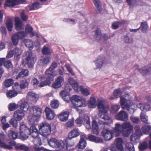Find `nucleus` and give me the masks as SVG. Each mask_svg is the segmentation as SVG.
<instances>
[{
	"label": "nucleus",
	"mask_w": 151,
	"mask_h": 151,
	"mask_svg": "<svg viewBox=\"0 0 151 151\" xmlns=\"http://www.w3.org/2000/svg\"><path fill=\"white\" fill-rule=\"evenodd\" d=\"M125 21L117 22H114L112 24V27L113 29H116L118 28V27L120 26L122 24H125Z\"/></svg>",
	"instance_id": "nucleus-62"
},
{
	"label": "nucleus",
	"mask_w": 151,
	"mask_h": 151,
	"mask_svg": "<svg viewBox=\"0 0 151 151\" xmlns=\"http://www.w3.org/2000/svg\"><path fill=\"white\" fill-rule=\"evenodd\" d=\"M115 118L119 120L123 121H126L128 119L127 114L124 111H120L115 116Z\"/></svg>",
	"instance_id": "nucleus-11"
},
{
	"label": "nucleus",
	"mask_w": 151,
	"mask_h": 151,
	"mask_svg": "<svg viewBox=\"0 0 151 151\" xmlns=\"http://www.w3.org/2000/svg\"><path fill=\"white\" fill-rule=\"evenodd\" d=\"M22 41L25 46L29 48L30 50H31L33 48L34 44L32 40L24 39H23Z\"/></svg>",
	"instance_id": "nucleus-29"
},
{
	"label": "nucleus",
	"mask_w": 151,
	"mask_h": 151,
	"mask_svg": "<svg viewBox=\"0 0 151 151\" xmlns=\"http://www.w3.org/2000/svg\"><path fill=\"white\" fill-rule=\"evenodd\" d=\"M18 0H6L5 6L9 7H13L19 4Z\"/></svg>",
	"instance_id": "nucleus-31"
},
{
	"label": "nucleus",
	"mask_w": 151,
	"mask_h": 151,
	"mask_svg": "<svg viewBox=\"0 0 151 151\" xmlns=\"http://www.w3.org/2000/svg\"><path fill=\"white\" fill-rule=\"evenodd\" d=\"M122 128L123 129H127L133 130V127L129 122H124L122 124Z\"/></svg>",
	"instance_id": "nucleus-40"
},
{
	"label": "nucleus",
	"mask_w": 151,
	"mask_h": 151,
	"mask_svg": "<svg viewBox=\"0 0 151 151\" xmlns=\"http://www.w3.org/2000/svg\"><path fill=\"white\" fill-rule=\"evenodd\" d=\"M37 117L34 115H29L28 116V119L30 124L32 125L37 124L39 119Z\"/></svg>",
	"instance_id": "nucleus-26"
},
{
	"label": "nucleus",
	"mask_w": 151,
	"mask_h": 151,
	"mask_svg": "<svg viewBox=\"0 0 151 151\" xmlns=\"http://www.w3.org/2000/svg\"><path fill=\"white\" fill-rule=\"evenodd\" d=\"M140 136L136 134H133L130 136V140L134 143H137L139 141Z\"/></svg>",
	"instance_id": "nucleus-49"
},
{
	"label": "nucleus",
	"mask_w": 151,
	"mask_h": 151,
	"mask_svg": "<svg viewBox=\"0 0 151 151\" xmlns=\"http://www.w3.org/2000/svg\"><path fill=\"white\" fill-rule=\"evenodd\" d=\"M24 55H25L26 57L25 61L22 63V64L24 65L27 64L29 68H32L34 63L36 61L35 56L30 51L25 52Z\"/></svg>",
	"instance_id": "nucleus-4"
},
{
	"label": "nucleus",
	"mask_w": 151,
	"mask_h": 151,
	"mask_svg": "<svg viewBox=\"0 0 151 151\" xmlns=\"http://www.w3.org/2000/svg\"><path fill=\"white\" fill-rule=\"evenodd\" d=\"M141 129L144 134H148L151 130V126L149 125H145L142 127Z\"/></svg>",
	"instance_id": "nucleus-44"
},
{
	"label": "nucleus",
	"mask_w": 151,
	"mask_h": 151,
	"mask_svg": "<svg viewBox=\"0 0 151 151\" xmlns=\"http://www.w3.org/2000/svg\"><path fill=\"white\" fill-rule=\"evenodd\" d=\"M125 106L126 107V108L123 109L127 110L130 114H132L134 113L138 107V105H137L132 102H130L129 104H128L125 105Z\"/></svg>",
	"instance_id": "nucleus-18"
},
{
	"label": "nucleus",
	"mask_w": 151,
	"mask_h": 151,
	"mask_svg": "<svg viewBox=\"0 0 151 151\" xmlns=\"http://www.w3.org/2000/svg\"><path fill=\"white\" fill-rule=\"evenodd\" d=\"M59 105L58 101L57 100H53L51 102V106L52 108L56 109L58 108Z\"/></svg>",
	"instance_id": "nucleus-63"
},
{
	"label": "nucleus",
	"mask_w": 151,
	"mask_h": 151,
	"mask_svg": "<svg viewBox=\"0 0 151 151\" xmlns=\"http://www.w3.org/2000/svg\"><path fill=\"white\" fill-rule=\"evenodd\" d=\"M39 127L40 134L46 137L51 133V125L47 122H44L41 123L39 125Z\"/></svg>",
	"instance_id": "nucleus-3"
},
{
	"label": "nucleus",
	"mask_w": 151,
	"mask_h": 151,
	"mask_svg": "<svg viewBox=\"0 0 151 151\" xmlns=\"http://www.w3.org/2000/svg\"><path fill=\"white\" fill-rule=\"evenodd\" d=\"M15 25L16 29L17 30H20L24 28L22 21L18 17L15 18Z\"/></svg>",
	"instance_id": "nucleus-27"
},
{
	"label": "nucleus",
	"mask_w": 151,
	"mask_h": 151,
	"mask_svg": "<svg viewBox=\"0 0 151 151\" xmlns=\"http://www.w3.org/2000/svg\"><path fill=\"white\" fill-rule=\"evenodd\" d=\"M25 32H24L27 33L29 34L30 36L31 37H33L34 36H36V37L38 38L39 36L37 33L35 31H33V28L29 24H27L25 27Z\"/></svg>",
	"instance_id": "nucleus-19"
},
{
	"label": "nucleus",
	"mask_w": 151,
	"mask_h": 151,
	"mask_svg": "<svg viewBox=\"0 0 151 151\" xmlns=\"http://www.w3.org/2000/svg\"><path fill=\"white\" fill-rule=\"evenodd\" d=\"M14 117L17 120L20 121L24 117V114L21 110H17L14 113Z\"/></svg>",
	"instance_id": "nucleus-20"
},
{
	"label": "nucleus",
	"mask_w": 151,
	"mask_h": 151,
	"mask_svg": "<svg viewBox=\"0 0 151 151\" xmlns=\"http://www.w3.org/2000/svg\"><path fill=\"white\" fill-rule=\"evenodd\" d=\"M81 138L78 144V148L80 149H83L86 147V140L87 139V137L86 134H82L80 136Z\"/></svg>",
	"instance_id": "nucleus-13"
},
{
	"label": "nucleus",
	"mask_w": 151,
	"mask_h": 151,
	"mask_svg": "<svg viewBox=\"0 0 151 151\" xmlns=\"http://www.w3.org/2000/svg\"><path fill=\"white\" fill-rule=\"evenodd\" d=\"M28 132L32 137H36L38 135V130L35 125H32Z\"/></svg>",
	"instance_id": "nucleus-25"
},
{
	"label": "nucleus",
	"mask_w": 151,
	"mask_h": 151,
	"mask_svg": "<svg viewBox=\"0 0 151 151\" xmlns=\"http://www.w3.org/2000/svg\"><path fill=\"white\" fill-rule=\"evenodd\" d=\"M8 135L10 139H16L17 137V133L12 130H9L8 131Z\"/></svg>",
	"instance_id": "nucleus-48"
},
{
	"label": "nucleus",
	"mask_w": 151,
	"mask_h": 151,
	"mask_svg": "<svg viewBox=\"0 0 151 151\" xmlns=\"http://www.w3.org/2000/svg\"><path fill=\"white\" fill-rule=\"evenodd\" d=\"M101 134L105 139L106 141L110 140L113 137L112 136V132L107 129H104L102 131Z\"/></svg>",
	"instance_id": "nucleus-17"
},
{
	"label": "nucleus",
	"mask_w": 151,
	"mask_h": 151,
	"mask_svg": "<svg viewBox=\"0 0 151 151\" xmlns=\"http://www.w3.org/2000/svg\"><path fill=\"white\" fill-rule=\"evenodd\" d=\"M14 83L13 80L11 78L6 80L4 82V84L6 87H9L12 85Z\"/></svg>",
	"instance_id": "nucleus-61"
},
{
	"label": "nucleus",
	"mask_w": 151,
	"mask_h": 151,
	"mask_svg": "<svg viewBox=\"0 0 151 151\" xmlns=\"http://www.w3.org/2000/svg\"><path fill=\"white\" fill-rule=\"evenodd\" d=\"M27 36V33L24 31H21L14 34L11 37L13 44L14 46L17 45L18 44L19 40L22 39Z\"/></svg>",
	"instance_id": "nucleus-5"
},
{
	"label": "nucleus",
	"mask_w": 151,
	"mask_h": 151,
	"mask_svg": "<svg viewBox=\"0 0 151 151\" xmlns=\"http://www.w3.org/2000/svg\"><path fill=\"white\" fill-rule=\"evenodd\" d=\"M94 38L97 41L101 40L102 36L100 30L97 29L95 31V34L93 36Z\"/></svg>",
	"instance_id": "nucleus-41"
},
{
	"label": "nucleus",
	"mask_w": 151,
	"mask_h": 151,
	"mask_svg": "<svg viewBox=\"0 0 151 151\" xmlns=\"http://www.w3.org/2000/svg\"><path fill=\"white\" fill-rule=\"evenodd\" d=\"M93 3L97 9L100 12L101 10V5L100 0H93Z\"/></svg>",
	"instance_id": "nucleus-57"
},
{
	"label": "nucleus",
	"mask_w": 151,
	"mask_h": 151,
	"mask_svg": "<svg viewBox=\"0 0 151 151\" xmlns=\"http://www.w3.org/2000/svg\"><path fill=\"white\" fill-rule=\"evenodd\" d=\"M29 111L31 114L35 115L37 117L40 116L42 113V110L41 108L35 106L30 107Z\"/></svg>",
	"instance_id": "nucleus-7"
},
{
	"label": "nucleus",
	"mask_w": 151,
	"mask_h": 151,
	"mask_svg": "<svg viewBox=\"0 0 151 151\" xmlns=\"http://www.w3.org/2000/svg\"><path fill=\"white\" fill-rule=\"evenodd\" d=\"M142 31L144 33H146L148 30V27L146 22H142L140 27Z\"/></svg>",
	"instance_id": "nucleus-50"
},
{
	"label": "nucleus",
	"mask_w": 151,
	"mask_h": 151,
	"mask_svg": "<svg viewBox=\"0 0 151 151\" xmlns=\"http://www.w3.org/2000/svg\"><path fill=\"white\" fill-rule=\"evenodd\" d=\"M60 95L67 102H69L70 100L73 105L75 107H82L86 106L85 100L80 96L74 95L70 98L69 93L65 91H61Z\"/></svg>",
	"instance_id": "nucleus-2"
},
{
	"label": "nucleus",
	"mask_w": 151,
	"mask_h": 151,
	"mask_svg": "<svg viewBox=\"0 0 151 151\" xmlns=\"http://www.w3.org/2000/svg\"><path fill=\"white\" fill-rule=\"evenodd\" d=\"M68 81L75 91H78L79 86L78 83L73 78L69 77L68 80Z\"/></svg>",
	"instance_id": "nucleus-21"
},
{
	"label": "nucleus",
	"mask_w": 151,
	"mask_h": 151,
	"mask_svg": "<svg viewBox=\"0 0 151 151\" xmlns=\"http://www.w3.org/2000/svg\"><path fill=\"white\" fill-rule=\"evenodd\" d=\"M29 75V71L27 69H23L16 77V79L22 78L24 76H27Z\"/></svg>",
	"instance_id": "nucleus-39"
},
{
	"label": "nucleus",
	"mask_w": 151,
	"mask_h": 151,
	"mask_svg": "<svg viewBox=\"0 0 151 151\" xmlns=\"http://www.w3.org/2000/svg\"><path fill=\"white\" fill-rule=\"evenodd\" d=\"M120 106L118 105H113L111 106V112L113 113H116L119 109Z\"/></svg>",
	"instance_id": "nucleus-64"
},
{
	"label": "nucleus",
	"mask_w": 151,
	"mask_h": 151,
	"mask_svg": "<svg viewBox=\"0 0 151 151\" xmlns=\"http://www.w3.org/2000/svg\"><path fill=\"white\" fill-rule=\"evenodd\" d=\"M122 90L121 88L116 89L113 91V95L115 97H118L122 94Z\"/></svg>",
	"instance_id": "nucleus-58"
},
{
	"label": "nucleus",
	"mask_w": 151,
	"mask_h": 151,
	"mask_svg": "<svg viewBox=\"0 0 151 151\" xmlns=\"http://www.w3.org/2000/svg\"><path fill=\"white\" fill-rule=\"evenodd\" d=\"M19 107L18 104H16L15 103H10L8 106V108L10 111H12L18 108Z\"/></svg>",
	"instance_id": "nucleus-60"
},
{
	"label": "nucleus",
	"mask_w": 151,
	"mask_h": 151,
	"mask_svg": "<svg viewBox=\"0 0 151 151\" xmlns=\"http://www.w3.org/2000/svg\"><path fill=\"white\" fill-rule=\"evenodd\" d=\"M64 81L63 78L61 76H58L55 80V82L52 85V86L55 88H59L62 86Z\"/></svg>",
	"instance_id": "nucleus-15"
},
{
	"label": "nucleus",
	"mask_w": 151,
	"mask_h": 151,
	"mask_svg": "<svg viewBox=\"0 0 151 151\" xmlns=\"http://www.w3.org/2000/svg\"><path fill=\"white\" fill-rule=\"evenodd\" d=\"M88 106L91 108H95L97 105L96 101L94 97H91L88 101Z\"/></svg>",
	"instance_id": "nucleus-35"
},
{
	"label": "nucleus",
	"mask_w": 151,
	"mask_h": 151,
	"mask_svg": "<svg viewBox=\"0 0 151 151\" xmlns=\"http://www.w3.org/2000/svg\"><path fill=\"white\" fill-rule=\"evenodd\" d=\"M27 98L28 101H31L32 103H35L38 100L39 96L35 93L31 91L28 93Z\"/></svg>",
	"instance_id": "nucleus-12"
},
{
	"label": "nucleus",
	"mask_w": 151,
	"mask_h": 151,
	"mask_svg": "<svg viewBox=\"0 0 151 151\" xmlns=\"http://www.w3.org/2000/svg\"><path fill=\"white\" fill-rule=\"evenodd\" d=\"M57 64L55 62L52 63L50 67L45 71L46 75L50 76L52 78L56 75V73H55L54 70L57 68Z\"/></svg>",
	"instance_id": "nucleus-8"
},
{
	"label": "nucleus",
	"mask_w": 151,
	"mask_h": 151,
	"mask_svg": "<svg viewBox=\"0 0 151 151\" xmlns=\"http://www.w3.org/2000/svg\"><path fill=\"white\" fill-rule=\"evenodd\" d=\"M133 131V130L123 129L121 133L123 136L127 137H129Z\"/></svg>",
	"instance_id": "nucleus-55"
},
{
	"label": "nucleus",
	"mask_w": 151,
	"mask_h": 151,
	"mask_svg": "<svg viewBox=\"0 0 151 151\" xmlns=\"http://www.w3.org/2000/svg\"><path fill=\"white\" fill-rule=\"evenodd\" d=\"M32 137L34 138L33 142L35 146H38L41 145V139L38 136Z\"/></svg>",
	"instance_id": "nucleus-59"
},
{
	"label": "nucleus",
	"mask_w": 151,
	"mask_h": 151,
	"mask_svg": "<svg viewBox=\"0 0 151 151\" xmlns=\"http://www.w3.org/2000/svg\"><path fill=\"white\" fill-rule=\"evenodd\" d=\"M15 148L17 150H22L24 151H29V148L23 144H17L15 146Z\"/></svg>",
	"instance_id": "nucleus-45"
},
{
	"label": "nucleus",
	"mask_w": 151,
	"mask_h": 151,
	"mask_svg": "<svg viewBox=\"0 0 151 151\" xmlns=\"http://www.w3.org/2000/svg\"><path fill=\"white\" fill-rule=\"evenodd\" d=\"M57 139L55 138H52L48 141L49 146L53 148H55Z\"/></svg>",
	"instance_id": "nucleus-52"
},
{
	"label": "nucleus",
	"mask_w": 151,
	"mask_h": 151,
	"mask_svg": "<svg viewBox=\"0 0 151 151\" xmlns=\"http://www.w3.org/2000/svg\"><path fill=\"white\" fill-rule=\"evenodd\" d=\"M40 7V5L37 2L33 3L31 5L29 6L27 8L30 10L37 9Z\"/></svg>",
	"instance_id": "nucleus-56"
},
{
	"label": "nucleus",
	"mask_w": 151,
	"mask_h": 151,
	"mask_svg": "<svg viewBox=\"0 0 151 151\" xmlns=\"http://www.w3.org/2000/svg\"><path fill=\"white\" fill-rule=\"evenodd\" d=\"M19 129L20 131H23L25 133H27V132L29 131V128L23 122H21Z\"/></svg>",
	"instance_id": "nucleus-46"
},
{
	"label": "nucleus",
	"mask_w": 151,
	"mask_h": 151,
	"mask_svg": "<svg viewBox=\"0 0 151 151\" xmlns=\"http://www.w3.org/2000/svg\"><path fill=\"white\" fill-rule=\"evenodd\" d=\"M80 134L78 129H74L71 130L68 134V139L69 140H71L72 139L76 137Z\"/></svg>",
	"instance_id": "nucleus-23"
},
{
	"label": "nucleus",
	"mask_w": 151,
	"mask_h": 151,
	"mask_svg": "<svg viewBox=\"0 0 151 151\" xmlns=\"http://www.w3.org/2000/svg\"><path fill=\"white\" fill-rule=\"evenodd\" d=\"M55 148H59L60 149H66V146L65 143L61 140H58L56 142Z\"/></svg>",
	"instance_id": "nucleus-38"
},
{
	"label": "nucleus",
	"mask_w": 151,
	"mask_h": 151,
	"mask_svg": "<svg viewBox=\"0 0 151 151\" xmlns=\"http://www.w3.org/2000/svg\"><path fill=\"white\" fill-rule=\"evenodd\" d=\"M126 151H134L133 144L131 142H127L125 145Z\"/></svg>",
	"instance_id": "nucleus-47"
},
{
	"label": "nucleus",
	"mask_w": 151,
	"mask_h": 151,
	"mask_svg": "<svg viewBox=\"0 0 151 151\" xmlns=\"http://www.w3.org/2000/svg\"><path fill=\"white\" fill-rule=\"evenodd\" d=\"M46 118L48 120L53 119L55 116L54 111L50 108L47 107L45 109Z\"/></svg>",
	"instance_id": "nucleus-14"
},
{
	"label": "nucleus",
	"mask_w": 151,
	"mask_h": 151,
	"mask_svg": "<svg viewBox=\"0 0 151 151\" xmlns=\"http://www.w3.org/2000/svg\"><path fill=\"white\" fill-rule=\"evenodd\" d=\"M140 118L142 122L145 124H150L148 122V116L143 113H141L140 115Z\"/></svg>",
	"instance_id": "nucleus-54"
},
{
	"label": "nucleus",
	"mask_w": 151,
	"mask_h": 151,
	"mask_svg": "<svg viewBox=\"0 0 151 151\" xmlns=\"http://www.w3.org/2000/svg\"><path fill=\"white\" fill-rule=\"evenodd\" d=\"M78 91H80L84 95L87 96L90 94V92L86 88H84L82 86L78 87Z\"/></svg>",
	"instance_id": "nucleus-53"
},
{
	"label": "nucleus",
	"mask_w": 151,
	"mask_h": 151,
	"mask_svg": "<svg viewBox=\"0 0 151 151\" xmlns=\"http://www.w3.org/2000/svg\"><path fill=\"white\" fill-rule=\"evenodd\" d=\"M19 87V85L18 83H16L13 86L14 90H10L6 93L7 97L9 99H12L17 96V91H18V87Z\"/></svg>",
	"instance_id": "nucleus-10"
},
{
	"label": "nucleus",
	"mask_w": 151,
	"mask_h": 151,
	"mask_svg": "<svg viewBox=\"0 0 151 151\" xmlns=\"http://www.w3.org/2000/svg\"><path fill=\"white\" fill-rule=\"evenodd\" d=\"M98 108L99 110V123L100 124L109 125L111 124L113 120L107 114L109 108L104 99H99L98 100Z\"/></svg>",
	"instance_id": "nucleus-1"
},
{
	"label": "nucleus",
	"mask_w": 151,
	"mask_h": 151,
	"mask_svg": "<svg viewBox=\"0 0 151 151\" xmlns=\"http://www.w3.org/2000/svg\"><path fill=\"white\" fill-rule=\"evenodd\" d=\"M42 51V54L45 55H50L52 52V50L46 46L43 47Z\"/></svg>",
	"instance_id": "nucleus-51"
},
{
	"label": "nucleus",
	"mask_w": 151,
	"mask_h": 151,
	"mask_svg": "<svg viewBox=\"0 0 151 151\" xmlns=\"http://www.w3.org/2000/svg\"><path fill=\"white\" fill-rule=\"evenodd\" d=\"M20 106L21 110L24 112L27 111L29 108V106L27 102L24 100H21L20 101Z\"/></svg>",
	"instance_id": "nucleus-28"
},
{
	"label": "nucleus",
	"mask_w": 151,
	"mask_h": 151,
	"mask_svg": "<svg viewBox=\"0 0 151 151\" xmlns=\"http://www.w3.org/2000/svg\"><path fill=\"white\" fill-rule=\"evenodd\" d=\"M138 107L143 111H149L150 108V105L148 104H142L141 103L138 105Z\"/></svg>",
	"instance_id": "nucleus-34"
},
{
	"label": "nucleus",
	"mask_w": 151,
	"mask_h": 151,
	"mask_svg": "<svg viewBox=\"0 0 151 151\" xmlns=\"http://www.w3.org/2000/svg\"><path fill=\"white\" fill-rule=\"evenodd\" d=\"M132 98L131 96L129 93L126 94L124 96L121 97L120 101L122 109L126 108L125 105L128 104L127 102L130 100Z\"/></svg>",
	"instance_id": "nucleus-9"
},
{
	"label": "nucleus",
	"mask_w": 151,
	"mask_h": 151,
	"mask_svg": "<svg viewBox=\"0 0 151 151\" xmlns=\"http://www.w3.org/2000/svg\"><path fill=\"white\" fill-rule=\"evenodd\" d=\"M116 148L120 151H124L122 146L123 141L122 139L118 138L116 139Z\"/></svg>",
	"instance_id": "nucleus-33"
},
{
	"label": "nucleus",
	"mask_w": 151,
	"mask_h": 151,
	"mask_svg": "<svg viewBox=\"0 0 151 151\" xmlns=\"http://www.w3.org/2000/svg\"><path fill=\"white\" fill-rule=\"evenodd\" d=\"M84 118L85 119L84 120V123H85L86 128L88 129H90L91 126L89 117L87 115H85Z\"/></svg>",
	"instance_id": "nucleus-43"
},
{
	"label": "nucleus",
	"mask_w": 151,
	"mask_h": 151,
	"mask_svg": "<svg viewBox=\"0 0 151 151\" xmlns=\"http://www.w3.org/2000/svg\"><path fill=\"white\" fill-rule=\"evenodd\" d=\"M45 76L46 77V80L40 82L38 85L39 87H42L48 85L50 84L51 81L53 80V78L46 75Z\"/></svg>",
	"instance_id": "nucleus-22"
},
{
	"label": "nucleus",
	"mask_w": 151,
	"mask_h": 151,
	"mask_svg": "<svg viewBox=\"0 0 151 151\" xmlns=\"http://www.w3.org/2000/svg\"><path fill=\"white\" fill-rule=\"evenodd\" d=\"M88 138L90 141L96 142L101 143L103 142L102 139L92 135H89L88 137Z\"/></svg>",
	"instance_id": "nucleus-37"
},
{
	"label": "nucleus",
	"mask_w": 151,
	"mask_h": 151,
	"mask_svg": "<svg viewBox=\"0 0 151 151\" xmlns=\"http://www.w3.org/2000/svg\"><path fill=\"white\" fill-rule=\"evenodd\" d=\"M69 113L68 111H65L61 113L58 116V117L62 121H66L68 119Z\"/></svg>",
	"instance_id": "nucleus-32"
},
{
	"label": "nucleus",
	"mask_w": 151,
	"mask_h": 151,
	"mask_svg": "<svg viewBox=\"0 0 151 151\" xmlns=\"http://www.w3.org/2000/svg\"><path fill=\"white\" fill-rule=\"evenodd\" d=\"M6 24L8 30L9 31H11L13 28V20L10 18L8 19L7 20Z\"/></svg>",
	"instance_id": "nucleus-42"
},
{
	"label": "nucleus",
	"mask_w": 151,
	"mask_h": 151,
	"mask_svg": "<svg viewBox=\"0 0 151 151\" xmlns=\"http://www.w3.org/2000/svg\"><path fill=\"white\" fill-rule=\"evenodd\" d=\"M122 128V125L119 123H116L112 130L113 134L116 137L119 136L122 130H121Z\"/></svg>",
	"instance_id": "nucleus-16"
},
{
	"label": "nucleus",
	"mask_w": 151,
	"mask_h": 151,
	"mask_svg": "<svg viewBox=\"0 0 151 151\" xmlns=\"http://www.w3.org/2000/svg\"><path fill=\"white\" fill-rule=\"evenodd\" d=\"M96 66V69H100L102 67L104 63V60L102 58H99L94 61Z\"/></svg>",
	"instance_id": "nucleus-36"
},
{
	"label": "nucleus",
	"mask_w": 151,
	"mask_h": 151,
	"mask_svg": "<svg viewBox=\"0 0 151 151\" xmlns=\"http://www.w3.org/2000/svg\"><path fill=\"white\" fill-rule=\"evenodd\" d=\"M92 131L94 134L97 135L99 134L98 126L97 123L95 120H93L92 122Z\"/></svg>",
	"instance_id": "nucleus-30"
},
{
	"label": "nucleus",
	"mask_w": 151,
	"mask_h": 151,
	"mask_svg": "<svg viewBox=\"0 0 151 151\" xmlns=\"http://www.w3.org/2000/svg\"><path fill=\"white\" fill-rule=\"evenodd\" d=\"M134 68L138 70L139 72L143 75H145L151 73V64H148L139 68L137 65H135Z\"/></svg>",
	"instance_id": "nucleus-6"
},
{
	"label": "nucleus",
	"mask_w": 151,
	"mask_h": 151,
	"mask_svg": "<svg viewBox=\"0 0 151 151\" xmlns=\"http://www.w3.org/2000/svg\"><path fill=\"white\" fill-rule=\"evenodd\" d=\"M14 52V58L16 60H18L20 58V56L22 53V50L21 48L16 47L13 50Z\"/></svg>",
	"instance_id": "nucleus-24"
}]
</instances>
